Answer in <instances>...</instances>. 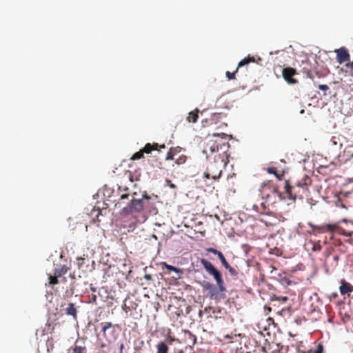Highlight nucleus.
<instances>
[{"mask_svg": "<svg viewBox=\"0 0 353 353\" xmlns=\"http://www.w3.org/2000/svg\"><path fill=\"white\" fill-rule=\"evenodd\" d=\"M222 265H223V267L227 270L228 268H229V267L230 266V265L228 263V262L227 261H225V262H223L222 263Z\"/></svg>", "mask_w": 353, "mask_h": 353, "instance_id": "obj_41", "label": "nucleus"}, {"mask_svg": "<svg viewBox=\"0 0 353 353\" xmlns=\"http://www.w3.org/2000/svg\"><path fill=\"white\" fill-rule=\"evenodd\" d=\"M344 137L340 134H336L332 137L329 145L334 149H341L343 146Z\"/></svg>", "mask_w": 353, "mask_h": 353, "instance_id": "obj_12", "label": "nucleus"}, {"mask_svg": "<svg viewBox=\"0 0 353 353\" xmlns=\"http://www.w3.org/2000/svg\"><path fill=\"white\" fill-rule=\"evenodd\" d=\"M187 332L193 338V341H194V342H195L196 336L194 335H192L190 331H188Z\"/></svg>", "mask_w": 353, "mask_h": 353, "instance_id": "obj_44", "label": "nucleus"}, {"mask_svg": "<svg viewBox=\"0 0 353 353\" xmlns=\"http://www.w3.org/2000/svg\"><path fill=\"white\" fill-rule=\"evenodd\" d=\"M312 180L304 175L301 179L296 181L292 185L289 181L285 182V192L289 199L295 200L296 198L303 199L309 194L308 187L311 185Z\"/></svg>", "mask_w": 353, "mask_h": 353, "instance_id": "obj_2", "label": "nucleus"}, {"mask_svg": "<svg viewBox=\"0 0 353 353\" xmlns=\"http://www.w3.org/2000/svg\"><path fill=\"white\" fill-rule=\"evenodd\" d=\"M218 258L220 259L221 263H223V262H225V261H226V259L222 252L220 254H219Z\"/></svg>", "mask_w": 353, "mask_h": 353, "instance_id": "obj_37", "label": "nucleus"}, {"mask_svg": "<svg viewBox=\"0 0 353 353\" xmlns=\"http://www.w3.org/2000/svg\"><path fill=\"white\" fill-rule=\"evenodd\" d=\"M123 310L124 311H125L126 312H128V307L126 306V305H125V304L123 306Z\"/></svg>", "mask_w": 353, "mask_h": 353, "instance_id": "obj_47", "label": "nucleus"}, {"mask_svg": "<svg viewBox=\"0 0 353 353\" xmlns=\"http://www.w3.org/2000/svg\"><path fill=\"white\" fill-rule=\"evenodd\" d=\"M174 159H175V156L171 152L169 151L166 154L165 160L169 161V160H174Z\"/></svg>", "mask_w": 353, "mask_h": 353, "instance_id": "obj_35", "label": "nucleus"}, {"mask_svg": "<svg viewBox=\"0 0 353 353\" xmlns=\"http://www.w3.org/2000/svg\"><path fill=\"white\" fill-rule=\"evenodd\" d=\"M309 226L312 228V231L310 232V234H313L316 235L317 233H325L326 232H330L332 230L333 227L332 224H325L322 225H315L312 223H308Z\"/></svg>", "mask_w": 353, "mask_h": 353, "instance_id": "obj_11", "label": "nucleus"}, {"mask_svg": "<svg viewBox=\"0 0 353 353\" xmlns=\"http://www.w3.org/2000/svg\"><path fill=\"white\" fill-rule=\"evenodd\" d=\"M332 226L333 227V228L331 230V233L336 232L339 234L348 237H351L353 235L352 230L343 228L338 225L337 224H332Z\"/></svg>", "mask_w": 353, "mask_h": 353, "instance_id": "obj_13", "label": "nucleus"}, {"mask_svg": "<svg viewBox=\"0 0 353 353\" xmlns=\"http://www.w3.org/2000/svg\"><path fill=\"white\" fill-rule=\"evenodd\" d=\"M227 270H228L229 273L233 276H236L238 274V272L235 270V268H234L231 265L229 267V268L227 269Z\"/></svg>", "mask_w": 353, "mask_h": 353, "instance_id": "obj_31", "label": "nucleus"}, {"mask_svg": "<svg viewBox=\"0 0 353 353\" xmlns=\"http://www.w3.org/2000/svg\"><path fill=\"white\" fill-rule=\"evenodd\" d=\"M214 284H212L209 282H204V283L202 285L204 290H208V292L214 288Z\"/></svg>", "mask_w": 353, "mask_h": 353, "instance_id": "obj_28", "label": "nucleus"}, {"mask_svg": "<svg viewBox=\"0 0 353 353\" xmlns=\"http://www.w3.org/2000/svg\"><path fill=\"white\" fill-rule=\"evenodd\" d=\"M169 151L176 157L181 152V148L180 147L171 148Z\"/></svg>", "mask_w": 353, "mask_h": 353, "instance_id": "obj_29", "label": "nucleus"}, {"mask_svg": "<svg viewBox=\"0 0 353 353\" xmlns=\"http://www.w3.org/2000/svg\"><path fill=\"white\" fill-rule=\"evenodd\" d=\"M143 152L142 150H140L139 152L134 153L132 157V160H137L142 158L143 157Z\"/></svg>", "mask_w": 353, "mask_h": 353, "instance_id": "obj_26", "label": "nucleus"}, {"mask_svg": "<svg viewBox=\"0 0 353 353\" xmlns=\"http://www.w3.org/2000/svg\"><path fill=\"white\" fill-rule=\"evenodd\" d=\"M145 278L148 280H150V279H151V276H150V274H145Z\"/></svg>", "mask_w": 353, "mask_h": 353, "instance_id": "obj_46", "label": "nucleus"}, {"mask_svg": "<svg viewBox=\"0 0 353 353\" xmlns=\"http://www.w3.org/2000/svg\"><path fill=\"white\" fill-rule=\"evenodd\" d=\"M167 181H168V183H170V187L171 188H174H174H176V186L174 184L172 183L170 181L168 180Z\"/></svg>", "mask_w": 353, "mask_h": 353, "instance_id": "obj_42", "label": "nucleus"}, {"mask_svg": "<svg viewBox=\"0 0 353 353\" xmlns=\"http://www.w3.org/2000/svg\"><path fill=\"white\" fill-rule=\"evenodd\" d=\"M199 110L196 108L194 111L190 112L187 117V121L189 123H196L199 118Z\"/></svg>", "mask_w": 353, "mask_h": 353, "instance_id": "obj_17", "label": "nucleus"}, {"mask_svg": "<svg viewBox=\"0 0 353 353\" xmlns=\"http://www.w3.org/2000/svg\"><path fill=\"white\" fill-rule=\"evenodd\" d=\"M214 284H212L209 282H204V283L202 285L204 290H208V292L214 288Z\"/></svg>", "mask_w": 353, "mask_h": 353, "instance_id": "obj_27", "label": "nucleus"}, {"mask_svg": "<svg viewBox=\"0 0 353 353\" xmlns=\"http://www.w3.org/2000/svg\"><path fill=\"white\" fill-rule=\"evenodd\" d=\"M157 353H168V347L165 343L161 341L157 345Z\"/></svg>", "mask_w": 353, "mask_h": 353, "instance_id": "obj_19", "label": "nucleus"}, {"mask_svg": "<svg viewBox=\"0 0 353 353\" xmlns=\"http://www.w3.org/2000/svg\"><path fill=\"white\" fill-rule=\"evenodd\" d=\"M214 161H210L207 167V170L204 173V176L207 179H219L222 172V168L226 165L223 157L221 154H215L213 157Z\"/></svg>", "mask_w": 353, "mask_h": 353, "instance_id": "obj_4", "label": "nucleus"}, {"mask_svg": "<svg viewBox=\"0 0 353 353\" xmlns=\"http://www.w3.org/2000/svg\"><path fill=\"white\" fill-rule=\"evenodd\" d=\"M334 52L336 54V59L339 63L342 64L345 62H350V55L346 48L341 47L339 49H336Z\"/></svg>", "mask_w": 353, "mask_h": 353, "instance_id": "obj_8", "label": "nucleus"}, {"mask_svg": "<svg viewBox=\"0 0 353 353\" xmlns=\"http://www.w3.org/2000/svg\"><path fill=\"white\" fill-rule=\"evenodd\" d=\"M346 162L353 166V153L351 154L350 158L346 161Z\"/></svg>", "mask_w": 353, "mask_h": 353, "instance_id": "obj_39", "label": "nucleus"}, {"mask_svg": "<svg viewBox=\"0 0 353 353\" xmlns=\"http://www.w3.org/2000/svg\"><path fill=\"white\" fill-rule=\"evenodd\" d=\"M77 260L78 268L79 269L82 268L84 265L85 257H78V258H77Z\"/></svg>", "mask_w": 353, "mask_h": 353, "instance_id": "obj_30", "label": "nucleus"}, {"mask_svg": "<svg viewBox=\"0 0 353 353\" xmlns=\"http://www.w3.org/2000/svg\"><path fill=\"white\" fill-rule=\"evenodd\" d=\"M136 192L132 194L127 193L121 195V199H128L130 197V201L126 206L121 210L123 215H129L134 213H140L144 209L147 210L151 214H157V209L154 207V203L150 201V196L147 194H143L141 199H137L135 196Z\"/></svg>", "mask_w": 353, "mask_h": 353, "instance_id": "obj_1", "label": "nucleus"}, {"mask_svg": "<svg viewBox=\"0 0 353 353\" xmlns=\"http://www.w3.org/2000/svg\"><path fill=\"white\" fill-rule=\"evenodd\" d=\"M123 348H124V345H123V343H121L120 345V353H122V350Z\"/></svg>", "mask_w": 353, "mask_h": 353, "instance_id": "obj_45", "label": "nucleus"}, {"mask_svg": "<svg viewBox=\"0 0 353 353\" xmlns=\"http://www.w3.org/2000/svg\"><path fill=\"white\" fill-rule=\"evenodd\" d=\"M225 292H221L219 290V288L216 285H214V288H212L209 292L208 294L211 299L214 300H221L225 297L224 295Z\"/></svg>", "mask_w": 353, "mask_h": 353, "instance_id": "obj_15", "label": "nucleus"}, {"mask_svg": "<svg viewBox=\"0 0 353 353\" xmlns=\"http://www.w3.org/2000/svg\"><path fill=\"white\" fill-rule=\"evenodd\" d=\"M267 172L269 174H274L276 178H278L279 180H281L282 177L283 176V174H278L276 172V168L275 167H269L267 168Z\"/></svg>", "mask_w": 353, "mask_h": 353, "instance_id": "obj_21", "label": "nucleus"}, {"mask_svg": "<svg viewBox=\"0 0 353 353\" xmlns=\"http://www.w3.org/2000/svg\"><path fill=\"white\" fill-rule=\"evenodd\" d=\"M297 74L296 70L291 67L284 68L282 70V75L285 81L289 84H296L298 81L293 77Z\"/></svg>", "mask_w": 353, "mask_h": 353, "instance_id": "obj_6", "label": "nucleus"}, {"mask_svg": "<svg viewBox=\"0 0 353 353\" xmlns=\"http://www.w3.org/2000/svg\"><path fill=\"white\" fill-rule=\"evenodd\" d=\"M254 62H255V59L253 57L248 56V57L244 58L239 63L238 67L234 72H230L229 71L226 72V73H225L226 77H228V79L229 80L234 79L235 74H236V73L238 72L239 68L245 66V65L249 64L250 63H254Z\"/></svg>", "mask_w": 353, "mask_h": 353, "instance_id": "obj_9", "label": "nucleus"}, {"mask_svg": "<svg viewBox=\"0 0 353 353\" xmlns=\"http://www.w3.org/2000/svg\"><path fill=\"white\" fill-rule=\"evenodd\" d=\"M210 310H211V307H205L204 309L203 312H208V311ZM202 313H203V311L200 310V312H199V316H201Z\"/></svg>", "mask_w": 353, "mask_h": 353, "instance_id": "obj_40", "label": "nucleus"}, {"mask_svg": "<svg viewBox=\"0 0 353 353\" xmlns=\"http://www.w3.org/2000/svg\"><path fill=\"white\" fill-rule=\"evenodd\" d=\"M68 270V268L65 265H59L56 268L54 271V274L57 276L61 277L65 274Z\"/></svg>", "mask_w": 353, "mask_h": 353, "instance_id": "obj_16", "label": "nucleus"}, {"mask_svg": "<svg viewBox=\"0 0 353 353\" xmlns=\"http://www.w3.org/2000/svg\"><path fill=\"white\" fill-rule=\"evenodd\" d=\"M322 249V247L321 245H320L319 243H313V247H312V251H321Z\"/></svg>", "mask_w": 353, "mask_h": 353, "instance_id": "obj_32", "label": "nucleus"}, {"mask_svg": "<svg viewBox=\"0 0 353 353\" xmlns=\"http://www.w3.org/2000/svg\"><path fill=\"white\" fill-rule=\"evenodd\" d=\"M272 193L278 196L281 200L283 199L282 193L277 188H274Z\"/></svg>", "mask_w": 353, "mask_h": 353, "instance_id": "obj_34", "label": "nucleus"}, {"mask_svg": "<svg viewBox=\"0 0 353 353\" xmlns=\"http://www.w3.org/2000/svg\"><path fill=\"white\" fill-rule=\"evenodd\" d=\"M216 115H217L219 117H221V115H222V114H221V113H219V114H216V113H215V114H214V116H216Z\"/></svg>", "mask_w": 353, "mask_h": 353, "instance_id": "obj_48", "label": "nucleus"}, {"mask_svg": "<svg viewBox=\"0 0 353 353\" xmlns=\"http://www.w3.org/2000/svg\"><path fill=\"white\" fill-rule=\"evenodd\" d=\"M49 284L50 285H56L59 283L58 281V278L59 276H57L56 275L54 274V276L51 275V274H49Z\"/></svg>", "mask_w": 353, "mask_h": 353, "instance_id": "obj_24", "label": "nucleus"}, {"mask_svg": "<svg viewBox=\"0 0 353 353\" xmlns=\"http://www.w3.org/2000/svg\"><path fill=\"white\" fill-rule=\"evenodd\" d=\"M319 89L323 91H327L329 90V87L327 85L321 84L318 86Z\"/></svg>", "mask_w": 353, "mask_h": 353, "instance_id": "obj_36", "label": "nucleus"}, {"mask_svg": "<svg viewBox=\"0 0 353 353\" xmlns=\"http://www.w3.org/2000/svg\"><path fill=\"white\" fill-rule=\"evenodd\" d=\"M85 347L74 345L68 349V353H85Z\"/></svg>", "mask_w": 353, "mask_h": 353, "instance_id": "obj_20", "label": "nucleus"}, {"mask_svg": "<svg viewBox=\"0 0 353 353\" xmlns=\"http://www.w3.org/2000/svg\"><path fill=\"white\" fill-rule=\"evenodd\" d=\"M207 251L208 252H210V253H212L214 254H216L217 256H219V254H220L221 253V252H220V251H219L216 249L213 248H208Z\"/></svg>", "mask_w": 353, "mask_h": 353, "instance_id": "obj_33", "label": "nucleus"}, {"mask_svg": "<svg viewBox=\"0 0 353 353\" xmlns=\"http://www.w3.org/2000/svg\"><path fill=\"white\" fill-rule=\"evenodd\" d=\"M338 297V294L336 292H333L330 295V300L335 299Z\"/></svg>", "mask_w": 353, "mask_h": 353, "instance_id": "obj_38", "label": "nucleus"}, {"mask_svg": "<svg viewBox=\"0 0 353 353\" xmlns=\"http://www.w3.org/2000/svg\"><path fill=\"white\" fill-rule=\"evenodd\" d=\"M200 262L205 268V271L213 276L221 292H225L226 288L225 286V283L220 271L218 270L211 262L205 259H201Z\"/></svg>", "mask_w": 353, "mask_h": 353, "instance_id": "obj_5", "label": "nucleus"}, {"mask_svg": "<svg viewBox=\"0 0 353 353\" xmlns=\"http://www.w3.org/2000/svg\"><path fill=\"white\" fill-rule=\"evenodd\" d=\"M163 265L164 267L170 270V271H173V272H181V270L179 269H178L177 268L174 267V266H172V265H168L166 263H163Z\"/></svg>", "mask_w": 353, "mask_h": 353, "instance_id": "obj_25", "label": "nucleus"}, {"mask_svg": "<svg viewBox=\"0 0 353 353\" xmlns=\"http://www.w3.org/2000/svg\"><path fill=\"white\" fill-rule=\"evenodd\" d=\"M64 314L70 316L74 321L77 320V308L72 303H65L61 305Z\"/></svg>", "mask_w": 353, "mask_h": 353, "instance_id": "obj_7", "label": "nucleus"}, {"mask_svg": "<svg viewBox=\"0 0 353 353\" xmlns=\"http://www.w3.org/2000/svg\"><path fill=\"white\" fill-rule=\"evenodd\" d=\"M301 66L302 72L305 74L307 75V77L313 80L314 79V72L312 71V65L310 60L308 59H306L305 60L302 61ZM314 74L317 75L318 72H315Z\"/></svg>", "mask_w": 353, "mask_h": 353, "instance_id": "obj_10", "label": "nucleus"}, {"mask_svg": "<svg viewBox=\"0 0 353 353\" xmlns=\"http://www.w3.org/2000/svg\"><path fill=\"white\" fill-rule=\"evenodd\" d=\"M102 332L103 333V336L105 338H107L106 332L108 331V329L112 327V324L110 322H105L104 323H102Z\"/></svg>", "mask_w": 353, "mask_h": 353, "instance_id": "obj_22", "label": "nucleus"}, {"mask_svg": "<svg viewBox=\"0 0 353 353\" xmlns=\"http://www.w3.org/2000/svg\"><path fill=\"white\" fill-rule=\"evenodd\" d=\"M280 300H281L283 302H285L288 301V297L286 296H282L281 298L279 299Z\"/></svg>", "mask_w": 353, "mask_h": 353, "instance_id": "obj_43", "label": "nucleus"}, {"mask_svg": "<svg viewBox=\"0 0 353 353\" xmlns=\"http://www.w3.org/2000/svg\"><path fill=\"white\" fill-rule=\"evenodd\" d=\"M339 291L342 295L347 294L349 296L350 293L353 292V285L347 282L345 279H342L341 281Z\"/></svg>", "mask_w": 353, "mask_h": 353, "instance_id": "obj_14", "label": "nucleus"}, {"mask_svg": "<svg viewBox=\"0 0 353 353\" xmlns=\"http://www.w3.org/2000/svg\"><path fill=\"white\" fill-rule=\"evenodd\" d=\"M227 134L225 133L213 134L208 136V140L205 143L203 152L206 154L207 158L210 159V155L218 154L219 148L225 146V143L222 139H226Z\"/></svg>", "mask_w": 353, "mask_h": 353, "instance_id": "obj_3", "label": "nucleus"}, {"mask_svg": "<svg viewBox=\"0 0 353 353\" xmlns=\"http://www.w3.org/2000/svg\"><path fill=\"white\" fill-rule=\"evenodd\" d=\"M174 161L177 165L183 164L186 161V157L185 155H181L178 158H175Z\"/></svg>", "mask_w": 353, "mask_h": 353, "instance_id": "obj_23", "label": "nucleus"}, {"mask_svg": "<svg viewBox=\"0 0 353 353\" xmlns=\"http://www.w3.org/2000/svg\"><path fill=\"white\" fill-rule=\"evenodd\" d=\"M160 148H165V145H161V146H160Z\"/></svg>", "mask_w": 353, "mask_h": 353, "instance_id": "obj_49", "label": "nucleus"}, {"mask_svg": "<svg viewBox=\"0 0 353 353\" xmlns=\"http://www.w3.org/2000/svg\"><path fill=\"white\" fill-rule=\"evenodd\" d=\"M158 147H159V145L158 143H153V144H151V143H147L145 147L141 149L142 151L143 152V153H146V154H149L150 153L152 150H156L158 149Z\"/></svg>", "mask_w": 353, "mask_h": 353, "instance_id": "obj_18", "label": "nucleus"}]
</instances>
